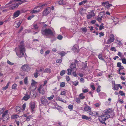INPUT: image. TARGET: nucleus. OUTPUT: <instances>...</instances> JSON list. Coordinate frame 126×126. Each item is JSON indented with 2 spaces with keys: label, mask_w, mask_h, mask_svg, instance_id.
<instances>
[{
  "label": "nucleus",
  "mask_w": 126,
  "mask_h": 126,
  "mask_svg": "<svg viewBox=\"0 0 126 126\" xmlns=\"http://www.w3.org/2000/svg\"><path fill=\"white\" fill-rule=\"evenodd\" d=\"M119 93L121 95V96L125 95V93H123L122 91H119Z\"/></svg>",
  "instance_id": "680f3d73"
},
{
  "label": "nucleus",
  "mask_w": 126,
  "mask_h": 126,
  "mask_svg": "<svg viewBox=\"0 0 126 126\" xmlns=\"http://www.w3.org/2000/svg\"><path fill=\"white\" fill-rule=\"evenodd\" d=\"M23 26H21L20 27V29L18 31V33H20L21 31L23 30Z\"/></svg>",
  "instance_id": "69168bd1"
},
{
  "label": "nucleus",
  "mask_w": 126,
  "mask_h": 126,
  "mask_svg": "<svg viewBox=\"0 0 126 126\" xmlns=\"http://www.w3.org/2000/svg\"><path fill=\"white\" fill-rule=\"evenodd\" d=\"M50 52V51L49 50H47L45 51L44 55L45 56H46L47 55L49 54Z\"/></svg>",
  "instance_id": "864d4df0"
},
{
  "label": "nucleus",
  "mask_w": 126,
  "mask_h": 126,
  "mask_svg": "<svg viewBox=\"0 0 126 126\" xmlns=\"http://www.w3.org/2000/svg\"><path fill=\"white\" fill-rule=\"evenodd\" d=\"M39 92L42 94H43L45 93L44 90L42 89V85H41L39 86V88L37 89Z\"/></svg>",
  "instance_id": "f8f14e48"
},
{
  "label": "nucleus",
  "mask_w": 126,
  "mask_h": 126,
  "mask_svg": "<svg viewBox=\"0 0 126 126\" xmlns=\"http://www.w3.org/2000/svg\"><path fill=\"white\" fill-rule=\"evenodd\" d=\"M76 65L75 64H71L70 66V69H67L68 72L67 74L69 75H70L71 74V72L73 71H76L77 70V69L76 67Z\"/></svg>",
  "instance_id": "0eeeda50"
},
{
  "label": "nucleus",
  "mask_w": 126,
  "mask_h": 126,
  "mask_svg": "<svg viewBox=\"0 0 126 126\" xmlns=\"http://www.w3.org/2000/svg\"><path fill=\"white\" fill-rule=\"evenodd\" d=\"M59 54L61 55L62 57L63 56L66 54L65 53L64 51L61 52L59 53Z\"/></svg>",
  "instance_id": "58836bf2"
},
{
  "label": "nucleus",
  "mask_w": 126,
  "mask_h": 126,
  "mask_svg": "<svg viewBox=\"0 0 126 126\" xmlns=\"http://www.w3.org/2000/svg\"><path fill=\"white\" fill-rule=\"evenodd\" d=\"M72 50L74 52L78 53L79 52V50L76 47H74L72 48Z\"/></svg>",
  "instance_id": "7c9ffc66"
},
{
  "label": "nucleus",
  "mask_w": 126,
  "mask_h": 126,
  "mask_svg": "<svg viewBox=\"0 0 126 126\" xmlns=\"http://www.w3.org/2000/svg\"><path fill=\"white\" fill-rule=\"evenodd\" d=\"M21 22H20V21H19L17 23V26H16V28H19L20 25L21 24Z\"/></svg>",
  "instance_id": "5fc2aeb1"
},
{
  "label": "nucleus",
  "mask_w": 126,
  "mask_h": 126,
  "mask_svg": "<svg viewBox=\"0 0 126 126\" xmlns=\"http://www.w3.org/2000/svg\"><path fill=\"white\" fill-rule=\"evenodd\" d=\"M72 83L75 86H76L78 85L79 82L78 81L72 82Z\"/></svg>",
  "instance_id": "09e8293b"
},
{
  "label": "nucleus",
  "mask_w": 126,
  "mask_h": 126,
  "mask_svg": "<svg viewBox=\"0 0 126 126\" xmlns=\"http://www.w3.org/2000/svg\"><path fill=\"white\" fill-rule=\"evenodd\" d=\"M79 98H76L75 99L76 102L77 103H79L81 102Z\"/></svg>",
  "instance_id": "c9c22d12"
},
{
  "label": "nucleus",
  "mask_w": 126,
  "mask_h": 126,
  "mask_svg": "<svg viewBox=\"0 0 126 126\" xmlns=\"http://www.w3.org/2000/svg\"><path fill=\"white\" fill-rule=\"evenodd\" d=\"M9 111L8 110H6L4 112H3L2 116V118L0 119L1 120L2 119L4 121H5L8 120L9 118V115L8 114Z\"/></svg>",
  "instance_id": "39448f33"
},
{
  "label": "nucleus",
  "mask_w": 126,
  "mask_h": 126,
  "mask_svg": "<svg viewBox=\"0 0 126 126\" xmlns=\"http://www.w3.org/2000/svg\"><path fill=\"white\" fill-rule=\"evenodd\" d=\"M41 103L45 106H47L49 104L50 102L46 99L45 96H43L40 97Z\"/></svg>",
  "instance_id": "6e6552de"
},
{
  "label": "nucleus",
  "mask_w": 126,
  "mask_h": 126,
  "mask_svg": "<svg viewBox=\"0 0 126 126\" xmlns=\"http://www.w3.org/2000/svg\"><path fill=\"white\" fill-rule=\"evenodd\" d=\"M30 95H28L26 93L25 95L24 96L22 100H24L25 101L27 100L30 97Z\"/></svg>",
  "instance_id": "2eb2a0df"
},
{
  "label": "nucleus",
  "mask_w": 126,
  "mask_h": 126,
  "mask_svg": "<svg viewBox=\"0 0 126 126\" xmlns=\"http://www.w3.org/2000/svg\"><path fill=\"white\" fill-rule=\"evenodd\" d=\"M104 24L103 23H102L99 26V29L101 30L103 29L104 28V27L103 26Z\"/></svg>",
  "instance_id": "a18cd8bd"
},
{
  "label": "nucleus",
  "mask_w": 126,
  "mask_h": 126,
  "mask_svg": "<svg viewBox=\"0 0 126 126\" xmlns=\"http://www.w3.org/2000/svg\"><path fill=\"white\" fill-rule=\"evenodd\" d=\"M41 33L43 36L49 38V36L53 35V33L52 30L50 28L42 29L41 30Z\"/></svg>",
  "instance_id": "f03ea898"
},
{
  "label": "nucleus",
  "mask_w": 126,
  "mask_h": 126,
  "mask_svg": "<svg viewBox=\"0 0 126 126\" xmlns=\"http://www.w3.org/2000/svg\"><path fill=\"white\" fill-rule=\"evenodd\" d=\"M89 14H90L93 17H94L95 16V14L94 12V11L93 10H92L89 13Z\"/></svg>",
  "instance_id": "72a5a7b5"
},
{
  "label": "nucleus",
  "mask_w": 126,
  "mask_h": 126,
  "mask_svg": "<svg viewBox=\"0 0 126 126\" xmlns=\"http://www.w3.org/2000/svg\"><path fill=\"white\" fill-rule=\"evenodd\" d=\"M34 15H33L31 16H30L28 17L27 19L28 20H31L32 18L34 17Z\"/></svg>",
  "instance_id": "4d7b16f0"
},
{
  "label": "nucleus",
  "mask_w": 126,
  "mask_h": 126,
  "mask_svg": "<svg viewBox=\"0 0 126 126\" xmlns=\"http://www.w3.org/2000/svg\"><path fill=\"white\" fill-rule=\"evenodd\" d=\"M87 63L86 62L83 63L82 64V69H85L87 66Z\"/></svg>",
  "instance_id": "473e14b6"
},
{
  "label": "nucleus",
  "mask_w": 126,
  "mask_h": 126,
  "mask_svg": "<svg viewBox=\"0 0 126 126\" xmlns=\"http://www.w3.org/2000/svg\"><path fill=\"white\" fill-rule=\"evenodd\" d=\"M115 39L114 36L113 34L110 35L109 38L107 40L106 43L110 44L114 42Z\"/></svg>",
  "instance_id": "1a4fd4ad"
},
{
  "label": "nucleus",
  "mask_w": 126,
  "mask_h": 126,
  "mask_svg": "<svg viewBox=\"0 0 126 126\" xmlns=\"http://www.w3.org/2000/svg\"><path fill=\"white\" fill-rule=\"evenodd\" d=\"M33 28L35 30H37L39 28V27L37 24H34L33 25Z\"/></svg>",
  "instance_id": "79ce46f5"
},
{
  "label": "nucleus",
  "mask_w": 126,
  "mask_h": 126,
  "mask_svg": "<svg viewBox=\"0 0 126 126\" xmlns=\"http://www.w3.org/2000/svg\"><path fill=\"white\" fill-rule=\"evenodd\" d=\"M5 109V108L4 107L2 108H0V116L4 112V110Z\"/></svg>",
  "instance_id": "5701e85b"
},
{
  "label": "nucleus",
  "mask_w": 126,
  "mask_h": 126,
  "mask_svg": "<svg viewBox=\"0 0 126 126\" xmlns=\"http://www.w3.org/2000/svg\"><path fill=\"white\" fill-rule=\"evenodd\" d=\"M35 105L34 103H31L30 105V107L32 110V111H33V109L35 108Z\"/></svg>",
  "instance_id": "b1692460"
},
{
  "label": "nucleus",
  "mask_w": 126,
  "mask_h": 126,
  "mask_svg": "<svg viewBox=\"0 0 126 126\" xmlns=\"http://www.w3.org/2000/svg\"><path fill=\"white\" fill-rule=\"evenodd\" d=\"M51 12L50 8H48L44 10L43 12V15L44 16L47 15Z\"/></svg>",
  "instance_id": "9b49d317"
},
{
  "label": "nucleus",
  "mask_w": 126,
  "mask_h": 126,
  "mask_svg": "<svg viewBox=\"0 0 126 126\" xmlns=\"http://www.w3.org/2000/svg\"><path fill=\"white\" fill-rule=\"evenodd\" d=\"M33 117V116L32 115H31L28 116L26 118V120L27 121H29L30 120L31 118Z\"/></svg>",
  "instance_id": "c756f323"
},
{
  "label": "nucleus",
  "mask_w": 126,
  "mask_h": 126,
  "mask_svg": "<svg viewBox=\"0 0 126 126\" xmlns=\"http://www.w3.org/2000/svg\"><path fill=\"white\" fill-rule=\"evenodd\" d=\"M21 4V3L16 2L15 1L14 2L13 0H11L7 4L9 5L12 4L11 6L10 7V9L11 10H14L18 8V6Z\"/></svg>",
  "instance_id": "7ed1b4c3"
},
{
  "label": "nucleus",
  "mask_w": 126,
  "mask_h": 126,
  "mask_svg": "<svg viewBox=\"0 0 126 126\" xmlns=\"http://www.w3.org/2000/svg\"><path fill=\"white\" fill-rule=\"evenodd\" d=\"M89 90L88 89H83L82 92L84 93H86L88 92Z\"/></svg>",
  "instance_id": "3c124183"
},
{
  "label": "nucleus",
  "mask_w": 126,
  "mask_h": 126,
  "mask_svg": "<svg viewBox=\"0 0 126 126\" xmlns=\"http://www.w3.org/2000/svg\"><path fill=\"white\" fill-rule=\"evenodd\" d=\"M99 37H101L103 36L104 35L103 32H101L99 33Z\"/></svg>",
  "instance_id": "e2e57ef3"
},
{
  "label": "nucleus",
  "mask_w": 126,
  "mask_h": 126,
  "mask_svg": "<svg viewBox=\"0 0 126 126\" xmlns=\"http://www.w3.org/2000/svg\"><path fill=\"white\" fill-rule=\"evenodd\" d=\"M57 2L59 5L63 6L66 5L67 4L66 1L63 0H59Z\"/></svg>",
  "instance_id": "4468645a"
},
{
  "label": "nucleus",
  "mask_w": 126,
  "mask_h": 126,
  "mask_svg": "<svg viewBox=\"0 0 126 126\" xmlns=\"http://www.w3.org/2000/svg\"><path fill=\"white\" fill-rule=\"evenodd\" d=\"M100 88L101 86L99 85H98V86L97 88L96 89V91L98 93H99L100 91Z\"/></svg>",
  "instance_id": "de8ad7c7"
},
{
  "label": "nucleus",
  "mask_w": 126,
  "mask_h": 126,
  "mask_svg": "<svg viewBox=\"0 0 126 126\" xmlns=\"http://www.w3.org/2000/svg\"><path fill=\"white\" fill-rule=\"evenodd\" d=\"M81 30L83 31V32L85 33L87 31V29L86 27H85L84 28H81Z\"/></svg>",
  "instance_id": "ea45409f"
},
{
  "label": "nucleus",
  "mask_w": 126,
  "mask_h": 126,
  "mask_svg": "<svg viewBox=\"0 0 126 126\" xmlns=\"http://www.w3.org/2000/svg\"><path fill=\"white\" fill-rule=\"evenodd\" d=\"M103 113L107 116H108L109 118L110 117L111 115L113 116L114 114L113 111L111 108L107 109L104 111Z\"/></svg>",
  "instance_id": "423d86ee"
},
{
  "label": "nucleus",
  "mask_w": 126,
  "mask_h": 126,
  "mask_svg": "<svg viewBox=\"0 0 126 126\" xmlns=\"http://www.w3.org/2000/svg\"><path fill=\"white\" fill-rule=\"evenodd\" d=\"M51 72V70L49 68H46L44 70L43 73H50Z\"/></svg>",
  "instance_id": "aec40b11"
},
{
  "label": "nucleus",
  "mask_w": 126,
  "mask_h": 126,
  "mask_svg": "<svg viewBox=\"0 0 126 126\" xmlns=\"http://www.w3.org/2000/svg\"><path fill=\"white\" fill-rule=\"evenodd\" d=\"M98 58L101 60H104V59L103 57L102 54V53L98 55Z\"/></svg>",
  "instance_id": "e433bc0d"
},
{
  "label": "nucleus",
  "mask_w": 126,
  "mask_h": 126,
  "mask_svg": "<svg viewBox=\"0 0 126 126\" xmlns=\"http://www.w3.org/2000/svg\"><path fill=\"white\" fill-rule=\"evenodd\" d=\"M122 63L124 64H126V59L125 58H123L122 59Z\"/></svg>",
  "instance_id": "8fccbe9b"
},
{
  "label": "nucleus",
  "mask_w": 126,
  "mask_h": 126,
  "mask_svg": "<svg viewBox=\"0 0 126 126\" xmlns=\"http://www.w3.org/2000/svg\"><path fill=\"white\" fill-rule=\"evenodd\" d=\"M110 50L111 51H114L115 52L116 51V49L114 47H111Z\"/></svg>",
  "instance_id": "774afa93"
},
{
  "label": "nucleus",
  "mask_w": 126,
  "mask_h": 126,
  "mask_svg": "<svg viewBox=\"0 0 126 126\" xmlns=\"http://www.w3.org/2000/svg\"><path fill=\"white\" fill-rule=\"evenodd\" d=\"M82 118L83 119L88 120L92 119V118L90 117H88L85 115H82Z\"/></svg>",
  "instance_id": "a211bd4d"
},
{
  "label": "nucleus",
  "mask_w": 126,
  "mask_h": 126,
  "mask_svg": "<svg viewBox=\"0 0 126 126\" xmlns=\"http://www.w3.org/2000/svg\"><path fill=\"white\" fill-rule=\"evenodd\" d=\"M68 108L70 110V111H71L73 109V106L72 105L70 104L68 106Z\"/></svg>",
  "instance_id": "f704fd0d"
},
{
  "label": "nucleus",
  "mask_w": 126,
  "mask_h": 126,
  "mask_svg": "<svg viewBox=\"0 0 126 126\" xmlns=\"http://www.w3.org/2000/svg\"><path fill=\"white\" fill-rule=\"evenodd\" d=\"M17 87V85L15 83L14 84L12 87V89H16Z\"/></svg>",
  "instance_id": "2f4dec72"
},
{
  "label": "nucleus",
  "mask_w": 126,
  "mask_h": 126,
  "mask_svg": "<svg viewBox=\"0 0 126 126\" xmlns=\"http://www.w3.org/2000/svg\"><path fill=\"white\" fill-rule=\"evenodd\" d=\"M84 94L83 93H81L79 95V98L80 99H84L85 98V96H83V95Z\"/></svg>",
  "instance_id": "412c9836"
},
{
  "label": "nucleus",
  "mask_w": 126,
  "mask_h": 126,
  "mask_svg": "<svg viewBox=\"0 0 126 126\" xmlns=\"http://www.w3.org/2000/svg\"><path fill=\"white\" fill-rule=\"evenodd\" d=\"M19 44L18 46V48L17 47H16L15 51L19 58H21L24 55V53L25 52V51L24 41H21Z\"/></svg>",
  "instance_id": "f257e3e1"
},
{
  "label": "nucleus",
  "mask_w": 126,
  "mask_h": 126,
  "mask_svg": "<svg viewBox=\"0 0 126 126\" xmlns=\"http://www.w3.org/2000/svg\"><path fill=\"white\" fill-rule=\"evenodd\" d=\"M54 95L53 94L51 96L47 98V99L49 100H51L53 99V97H54Z\"/></svg>",
  "instance_id": "49530a36"
},
{
  "label": "nucleus",
  "mask_w": 126,
  "mask_h": 126,
  "mask_svg": "<svg viewBox=\"0 0 126 126\" xmlns=\"http://www.w3.org/2000/svg\"><path fill=\"white\" fill-rule=\"evenodd\" d=\"M26 103H24L22 105V108H23L22 110H23V111H24L25 110V108L26 107Z\"/></svg>",
  "instance_id": "338daca9"
},
{
  "label": "nucleus",
  "mask_w": 126,
  "mask_h": 126,
  "mask_svg": "<svg viewBox=\"0 0 126 126\" xmlns=\"http://www.w3.org/2000/svg\"><path fill=\"white\" fill-rule=\"evenodd\" d=\"M92 116H95V117H98L99 116V114L98 112L95 111H94L93 112Z\"/></svg>",
  "instance_id": "393cba45"
},
{
  "label": "nucleus",
  "mask_w": 126,
  "mask_h": 126,
  "mask_svg": "<svg viewBox=\"0 0 126 126\" xmlns=\"http://www.w3.org/2000/svg\"><path fill=\"white\" fill-rule=\"evenodd\" d=\"M21 13L20 11L19 10H18L15 12L13 15V19L18 17L19 15Z\"/></svg>",
  "instance_id": "ddd939ff"
},
{
  "label": "nucleus",
  "mask_w": 126,
  "mask_h": 126,
  "mask_svg": "<svg viewBox=\"0 0 126 126\" xmlns=\"http://www.w3.org/2000/svg\"><path fill=\"white\" fill-rule=\"evenodd\" d=\"M88 1L87 0H83L82 1L80 2L79 4V5H82L83 4H84L87 2Z\"/></svg>",
  "instance_id": "cd10ccee"
},
{
  "label": "nucleus",
  "mask_w": 126,
  "mask_h": 126,
  "mask_svg": "<svg viewBox=\"0 0 126 126\" xmlns=\"http://www.w3.org/2000/svg\"><path fill=\"white\" fill-rule=\"evenodd\" d=\"M7 63L9 65H13L14 64V63H12L10 62L8 60L7 61Z\"/></svg>",
  "instance_id": "603ef678"
},
{
  "label": "nucleus",
  "mask_w": 126,
  "mask_h": 126,
  "mask_svg": "<svg viewBox=\"0 0 126 126\" xmlns=\"http://www.w3.org/2000/svg\"><path fill=\"white\" fill-rule=\"evenodd\" d=\"M10 83V82H8L6 86L5 87H3L2 88V90H5L8 89L9 86V84Z\"/></svg>",
  "instance_id": "a878e982"
},
{
  "label": "nucleus",
  "mask_w": 126,
  "mask_h": 126,
  "mask_svg": "<svg viewBox=\"0 0 126 126\" xmlns=\"http://www.w3.org/2000/svg\"><path fill=\"white\" fill-rule=\"evenodd\" d=\"M36 72L34 74V76L36 78H37L38 77V71L37 70H36Z\"/></svg>",
  "instance_id": "c03bdc74"
},
{
  "label": "nucleus",
  "mask_w": 126,
  "mask_h": 126,
  "mask_svg": "<svg viewBox=\"0 0 126 126\" xmlns=\"http://www.w3.org/2000/svg\"><path fill=\"white\" fill-rule=\"evenodd\" d=\"M32 83L31 84V85L32 87L35 86L36 84H37V82H35L34 80L32 79Z\"/></svg>",
  "instance_id": "4be33fe9"
},
{
  "label": "nucleus",
  "mask_w": 126,
  "mask_h": 126,
  "mask_svg": "<svg viewBox=\"0 0 126 126\" xmlns=\"http://www.w3.org/2000/svg\"><path fill=\"white\" fill-rule=\"evenodd\" d=\"M93 16H91V15L89 14L87 15L86 16L87 19H90Z\"/></svg>",
  "instance_id": "13d9d810"
},
{
  "label": "nucleus",
  "mask_w": 126,
  "mask_h": 126,
  "mask_svg": "<svg viewBox=\"0 0 126 126\" xmlns=\"http://www.w3.org/2000/svg\"><path fill=\"white\" fill-rule=\"evenodd\" d=\"M65 86V83L64 82H62L61 83L60 86L61 87H64Z\"/></svg>",
  "instance_id": "37998d69"
},
{
  "label": "nucleus",
  "mask_w": 126,
  "mask_h": 126,
  "mask_svg": "<svg viewBox=\"0 0 126 126\" xmlns=\"http://www.w3.org/2000/svg\"><path fill=\"white\" fill-rule=\"evenodd\" d=\"M66 92L65 91H61L60 94L62 95H65L66 94Z\"/></svg>",
  "instance_id": "052dcab7"
},
{
  "label": "nucleus",
  "mask_w": 126,
  "mask_h": 126,
  "mask_svg": "<svg viewBox=\"0 0 126 126\" xmlns=\"http://www.w3.org/2000/svg\"><path fill=\"white\" fill-rule=\"evenodd\" d=\"M16 111L17 112L19 113L22 111V108L21 107L18 106H16Z\"/></svg>",
  "instance_id": "f3484780"
},
{
  "label": "nucleus",
  "mask_w": 126,
  "mask_h": 126,
  "mask_svg": "<svg viewBox=\"0 0 126 126\" xmlns=\"http://www.w3.org/2000/svg\"><path fill=\"white\" fill-rule=\"evenodd\" d=\"M57 38L59 40H61L63 38V36L60 35H59L58 36Z\"/></svg>",
  "instance_id": "6e6d98bb"
},
{
  "label": "nucleus",
  "mask_w": 126,
  "mask_h": 126,
  "mask_svg": "<svg viewBox=\"0 0 126 126\" xmlns=\"http://www.w3.org/2000/svg\"><path fill=\"white\" fill-rule=\"evenodd\" d=\"M57 107H55V108H56L60 112H63V108L62 107L59 106L58 105H57Z\"/></svg>",
  "instance_id": "dca6fc26"
},
{
  "label": "nucleus",
  "mask_w": 126,
  "mask_h": 126,
  "mask_svg": "<svg viewBox=\"0 0 126 126\" xmlns=\"http://www.w3.org/2000/svg\"><path fill=\"white\" fill-rule=\"evenodd\" d=\"M24 84L27 85L28 84V77H25L24 79Z\"/></svg>",
  "instance_id": "bb28decb"
},
{
  "label": "nucleus",
  "mask_w": 126,
  "mask_h": 126,
  "mask_svg": "<svg viewBox=\"0 0 126 126\" xmlns=\"http://www.w3.org/2000/svg\"><path fill=\"white\" fill-rule=\"evenodd\" d=\"M19 117V116L16 115L15 114L12 116H11V119H16Z\"/></svg>",
  "instance_id": "c85d7f7f"
},
{
  "label": "nucleus",
  "mask_w": 126,
  "mask_h": 126,
  "mask_svg": "<svg viewBox=\"0 0 126 126\" xmlns=\"http://www.w3.org/2000/svg\"><path fill=\"white\" fill-rule=\"evenodd\" d=\"M90 87L93 90H95V87L93 84L91 85H90Z\"/></svg>",
  "instance_id": "0e129e2a"
},
{
  "label": "nucleus",
  "mask_w": 126,
  "mask_h": 126,
  "mask_svg": "<svg viewBox=\"0 0 126 126\" xmlns=\"http://www.w3.org/2000/svg\"><path fill=\"white\" fill-rule=\"evenodd\" d=\"M108 116H107L104 113H102V115L99 116L98 118V120L102 124H106V123L105 122L106 120L109 118Z\"/></svg>",
  "instance_id": "20e7f679"
},
{
  "label": "nucleus",
  "mask_w": 126,
  "mask_h": 126,
  "mask_svg": "<svg viewBox=\"0 0 126 126\" xmlns=\"http://www.w3.org/2000/svg\"><path fill=\"white\" fill-rule=\"evenodd\" d=\"M22 70L25 72H28L31 69L30 67L27 64H24L22 66L21 68Z\"/></svg>",
  "instance_id": "9d476101"
},
{
  "label": "nucleus",
  "mask_w": 126,
  "mask_h": 126,
  "mask_svg": "<svg viewBox=\"0 0 126 126\" xmlns=\"http://www.w3.org/2000/svg\"><path fill=\"white\" fill-rule=\"evenodd\" d=\"M118 89V85L116 84L113 87V89L114 90H117Z\"/></svg>",
  "instance_id": "a19ab883"
},
{
  "label": "nucleus",
  "mask_w": 126,
  "mask_h": 126,
  "mask_svg": "<svg viewBox=\"0 0 126 126\" xmlns=\"http://www.w3.org/2000/svg\"><path fill=\"white\" fill-rule=\"evenodd\" d=\"M84 110L86 111H90L91 108L89 106L87 105L84 107Z\"/></svg>",
  "instance_id": "6ab92c4d"
},
{
  "label": "nucleus",
  "mask_w": 126,
  "mask_h": 126,
  "mask_svg": "<svg viewBox=\"0 0 126 126\" xmlns=\"http://www.w3.org/2000/svg\"><path fill=\"white\" fill-rule=\"evenodd\" d=\"M62 61V60L61 59H58L56 60V63H61Z\"/></svg>",
  "instance_id": "bf43d9fd"
},
{
  "label": "nucleus",
  "mask_w": 126,
  "mask_h": 126,
  "mask_svg": "<svg viewBox=\"0 0 126 126\" xmlns=\"http://www.w3.org/2000/svg\"><path fill=\"white\" fill-rule=\"evenodd\" d=\"M66 71L65 70H62L61 71L60 73V74L61 76H62L65 73Z\"/></svg>",
  "instance_id": "4c0bfd02"
}]
</instances>
